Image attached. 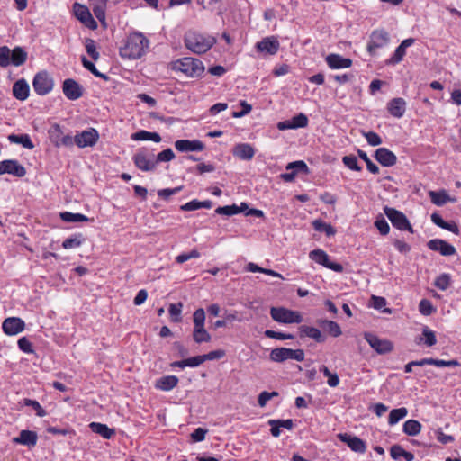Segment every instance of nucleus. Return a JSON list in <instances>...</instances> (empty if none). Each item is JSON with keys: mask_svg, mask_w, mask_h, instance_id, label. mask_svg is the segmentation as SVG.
<instances>
[{"mask_svg": "<svg viewBox=\"0 0 461 461\" xmlns=\"http://www.w3.org/2000/svg\"><path fill=\"white\" fill-rule=\"evenodd\" d=\"M149 47V39L142 32H133L122 41L119 54L123 59H138L147 53Z\"/></svg>", "mask_w": 461, "mask_h": 461, "instance_id": "obj_1", "label": "nucleus"}, {"mask_svg": "<svg viewBox=\"0 0 461 461\" xmlns=\"http://www.w3.org/2000/svg\"><path fill=\"white\" fill-rule=\"evenodd\" d=\"M185 46L195 54L207 52L215 43L216 38L195 31H188L184 38Z\"/></svg>", "mask_w": 461, "mask_h": 461, "instance_id": "obj_2", "label": "nucleus"}, {"mask_svg": "<svg viewBox=\"0 0 461 461\" xmlns=\"http://www.w3.org/2000/svg\"><path fill=\"white\" fill-rule=\"evenodd\" d=\"M172 70L181 72L188 77H199L204 72L203 63L195 58L185 57L171 63Z\"/></svg>", "mask_w": 461, "mask_h": 461, "instance_id": "obj_3", "label": "nucleus"}, {"mask_svg": "<svg viewBox=\"0 0 461 461\" xmlns=\"http://www.w3.org/2000/svg\"><path fill=\"white\" fill-rule=\"evenodd\" d=\"M27 60V52L21 47H15L10 50L6 46H2V68L9 65L19 67Z\"/></svg>", "mask_w": 461, "mask_h": 461, "instance_id": "obj_4", "label": "nucleus"}, {"mask_svg": "<svg viewBox=\"0 0 461 461\" xmlns=\"http://www.w3.org/2000/svg\"><path fill=\"white\" fill-rule=\"evenodd\" d=\"M270 360L276 363H282L286 360H296L302 362L305 357L303 349H292L287 348H276L271 350Z\"/></svg>", "mask_w": 461, "mask_h": 461, "instance_id": "obj_5", "label": "nucleus"}, {"mask_svg": "<svg viewBox=\"0 0 461 461\" xmlns=\"http://www.w3.org/2000/svg\"><path fill=\"white\" fill-rule=\"evenodd\" d=\"M270 315L275 321L284 324L301 323L303 321V317L299 312L285 307H271Z\"/></svg>", "mask_w": 461, "mask_h": 461, "instance_id": "obj_6", "label": "nucleus"}, {"mask_svg": "<svg viewBox=\"0 0 461 461\" xmlns=\"http://www.w3.org/2000/svg\"><path fill=\"white\" fill-rule=\"evenodd\" d=\"M132 161L137 168L143 172H149L156 169L155 155L147 149L141 148L132 157Z\"/></svg>", "mask_w": 461, "mask_h": 461, "instance_id": "obj_7", "label": "nucleus"}, {"mask_svg": "<svg viewBox=\"0 0 461 461\" xmlns=\"http://www.w3.org/2000/svg\"><path fill=\"white\" fill-rule=\"evenodd\" d=\"M384 212L394 228L413 233L412 226L403 212L388 206L384 208Z\"/></svg>", "mask_w": 461, "mask_h": 461, "instance_id": "obj_8", "label": "nucleus"}, {"mask_svg": "<svg viewBox=\"0 0 461 461\" xmlns=\"http://www.w3.org/2000/svg\"><path fill=\"white\" fill-rule=\"evenodd\" d=\"M389 41V33L384 29L375 30L370 34L366 50L370 55H375L376 50L385 47Z\"/></svg>", "mask_w": 461, "mask_h": 461, "instance_id": "obj_9", "label": "nucleus"}, {"mask_svg": "<svg viewBox=\"0 0 461 461\" xmlns=\"http://www.w3.org/2000/svg\"><path fill=\"white\" fill-rule=\"evenodd\" d=\"M32 86L36 94L39 95H46L53 89L54 81L50 74L43 70L38 72L34 76L32 80Z\"/></svg>", "mask_w": 461, "mask_h": 461, "instance_id": "obj_10", "label": "nucleus"}, {"mask_svg": "<svg viewBox=\"0 0 461 461\" xmlns=\"http://www.w3.org/2000/svg\"><path fill=\"white\" fill-rule=\"evenodd\" d=\"M364 338L377 354L384 355L393 350V344L388 339H380L369 332H366Z\"/></svg>", "mask_w": 461, "mask_h": 461, "instance_id": "obj_11", "label": "nucleus"}, {"mask_svg": "<svg viewBox=\"0 0 461 461\" xmlns=\"http://www.w3.org/2000/svg\"><path fill=\"white\" fill-rule=\"evenodd\" d=\"M73 145L78 148H86L95 146L99 140V133L95 128L83 131L73 137Z\"/></svg>", "mask_w": 461, "mask_h": 461, "instance_id": "obj_12", "label": "nucleus"}, {"mask_svg": "<svg viewBox=\"0 0 461 461\" xmlns=\"http://www.w3.org/2000/svg\"><path fill=\"white\" fill-rule=\"evenodd\" d=\"M309 258L312 261H314L329 269H331L337 273H341L344 269L343 266L341 264L330 261L328 254L321 249L312 250L309 253Z\"/></svg>", "mask_w": 461, "mask_h": 461, "instance_id": "obj_13", "label": "nucleus"}, {"mask_svg": "<svg viewBox=\"0 0 461 461\" xmlns=\"http://www.w3.org/2000/svg\"><path fill=\"white\" fill-rule=\"evenodd\" d=\"M50 140L56 148L60 147H72L73 137L67 134L64 135L61 127L59 124H54L49 131Z\"/></svg>", "mask_w": 461, "mask_h": 461, "instance_id": "obj_14", "label": "nucleus"}, {"mask_svg": "<svg viewBox=\"0 0 461 461\" xmlns=\"http://www.w3.org/2000/svg\"><path fill=\"white\" fill-rule=\"evenodd\" d=\"M76 17L88 29H97V23L93 18L87 6L76 3L73 6Z\"/></svg>", "mask_w": 461, "mask_h": 461, "instance_id": "obj_15", "label": "nucleus"}, {"mask_svg": "<svg viewBox=\"0 0 461 461\" xmlns=\"http://www.w3.org/2000/svg\"><path fill=\"white\" fill-rule=\"evenodd\" d=\"M255 47L258 52L267 55H275L279 50L280 43L276 37L267 36L260 41L257 42Z\"/></svg>", "mask_w": 461, "mask_h": 461, "instance_id": "obj_16", "label": "nucleus"}, {"mask_svg": "<svg viewBox=\"0 0 461 461\" xmlns=\"http://www.w3.org/2000/svg\"><path fill=\"white\" fill-rule=\"evenodd\" d=\"M3 331L9 336H14L25 330V322L19 317H9L2 322Z\"/></svg>", "mask_w": 461, "mask_h": 461, "instance_id": "obj_17", "label": "nucleus"}, {"mask_svg": "<svg viewBox=\"0 0 461 461\" xmlns=\"http://www.w3.org/2000/svg\"><path fill=\"white\" fill-rule=\"evenodd\" d=\"M338 438L348 445L354 452L364 454L366 451V445L364 440L358 437L348 435L347 433L338 434Z\"/></svg>", "mask_w": 461, "mask_h": 461, "instance_id": "obj_18", "label": "nucleus"}, {"mask_svg": "<svg viewBox=\"0 0 461 461\" xmlns=\"http://www.w3.org/2000/svg\"><path fill=\"white\" fill-rule=\"evenodd\" d=\"M62 91L69 100H77L83 95L82 86L74 79L68 78L63 81Z\"/></svg>", "mask_w": 461, "mask_h": 461, "instance_id": "obj_19", "label": "nucleus"}, {"mask_svg": "<svg viewBox=\"0 0 461 461\" xmlns=\"http://www.w3.org/2000/svg\"><path fill=\"white\" fill-rule=\"evenodd\" d=\"M427 246L430 250L438 251L442 256H453L456 253V249L453 245L441 239L430 240Z\"/></svg>", "mask_w": 461, "mask_h": 461, "instance_id": "obj_20", "label": "nucleus"}, {"mask_svg": "<svg viewBox=\"0 0 461 461\" xmlns=\"http://www.w3.org/2000/svg\"><path fill=\"white\" fill-rule=\"evenodd\" d=\"M9 174L16 177H23L26 175L25 167L15 159L2 160V175Z\"/></svg>", "mask_w": 461, "mask_h": 461, "instance_id": "obj_21", "label": "nucleus"}, {"mask_svg": "<svg viewBox=\"0 0 461 461\" xmlns=\"http://www.w3.org/2000/svg\"><path fill=\"white\" fill-rule=\"evenodd\" d=\"M175 148L179 152L202 151L204 144L199 140H178L175 142Z\"/></svg>", "mask_w": 461, "mask_h": 461, "instance_id": "obj_22", "label": "nucleus"}, {"mask_svg": "<svg viewBox=\"0 0 461 461\" xmlns=\"http://www.w3.org/2000/svg\"><path fill=\"white\" fill-rule=\"evenodd\" d=\"M406 101L402 97H395L387 103L386 109L394 118H402L406 111Z\"/></svg>", "mask_w": 461, "mask_h": 461, "instance_id": "obj_23", "label": "nucleus"}, {"mask_svg": "<svg viewBox=\"0 0 461 461\" xmlns=\"http://www.w3.org/2000/svg\"><path fill=\"white\" fill-rule=\"evenodd\" d=\"M375 158L383 167H393L397 162V157L387 148H379L375 152Z\"/></svg>", "mask_w": 461, "mask_h": 461, "instance_id": "obj_24", "label": "nucleus"}, {"mask_svg": "<svg viewBox=\"0 0 461 461\" xmlns=\"http://www.w3.org/2000/svg\"><path fill=\"white\" fill-rule=\"evenodd\" d=\"M13 441L15 444L32 448L37 445L38 435L35 431L23 429L19 433L18 437L13 438Z\"/></svg>", "mask_w": 461, "mask_h": 461, "instance_id": "obj_25", "label": "nucleus"}, {"mask_svg": "<svg viewBox=\"0 0 461 461\" xmlns=\"http://www.w3.org/2000/svg\"><path fill=\"white\" fill-rule=\"evenodd\" d=\"M325 60L329 68L331 69L348 68L352 66V59L344 58L339 54H329Z\"/></svg>", "mask_w": 461, "mask_h": 461, "instance_id": "obj_26", "label": "nucleus"}, {"mask_svg": "<svg viewBox=\"0 0 461 461\" xmlns=\"http://www.w3.org/2000/svg\"><path fill=\"white\" fill-rule=\"evenodd\" d=\"M414 43L413 38L403 40L394 50L393 55L386 61L389 65H396L400 63L406 55V49Z\"/></svg>", "mask_w": 461, "mask_h": 461, "instance_id": "obj_27", "label": "nucleus"}, {"mask_svg": "<svg viewBox=\"0 0 461 461\" xmlns=\"http://www.w3.org/2000/svg\"><path fill=\"white\" fill-rule=\"evenodd\" d=\"M179 379L176 375H165L156 380L155 388L163 392H168L177 386Z\"/></svg>", "mask_w": 461, "mask_h": 461, "instance_id": "obj_28", "label": "nucleus"}, {"mask_svg": "<svg viewBox=\"0 0 461 461\" xmlns=\"http://www.w3.org/2000/svg\"><path fill=\"white\" fill-rule=\"evenodd\" d=\"M108 0H91V6L95 16L99 20L101 25L107 27L105 21V9Z\"/></svg>", "mask_w": 461, "mask_h": 461, "instance_id": "obj_29", "label": "nucleus"}, {"mask_svg": "<svg viewBox=\"0 0 461 461\" xmlns=\"http://www.w3.org/2000/svg\"><path fill=\"white\" fill-rule=\"evenodd\" d=\"M299 332L301 337H308L318 343H323L326 340V336L314 327L302 325L299 327Z\"/></svg>", "mask_w": 461, "mask_h": 461, "instance_id": "obj_30", "label": "nucleus"}, {"mask_svg": "<svg viewBox=\"0 0 461 461\" xmlns=\"http://www.w3.org/2000/svg\"><path fill=\"white\" fill-rule=\"evenodd\" d=\"M13 95L20 100L24 101L28 98L30 93L29 84L25 79L17 80L13 86Z\"/></svg>", "mask_w": 461, "mask_h": 461, "instance_id": "obj_31", "label": "nucleus"}, {"mask_svg": "<svg viewBox=\"0 0 461 461\" xmlns=\"http://www.w3.org/2000/svg\"><path fill=\"white\" fill-rule=\"evenodd\" d=\"M233 155L242 160H250L255 155V150L250 144L240 143L234 147Z\"/></svg>", "mask_w": 461, "mask_h": 461, "instance_id": "obj_32", "label": "nucleus"}, {"mask_svg": "<svg viewBox=\"0 0 461 461\" xmlns=\"http://www.w3.org/2000/svg\"><path fill=\"white\" fill-rule=\"evenodd\" d=\"M89 428L94 433L100 435L105 439L112 438L115 434V430L113 429L109 428L106 424L99 422H91L89 424Z\"/></svg>", "mask_w": 461, "mask_h": 461, "instance_id": "obj_33", "label": "nucleus"}, {"mask_svg": "<svg viewBox=\"0 0 461 461\" xmlns=\"http://www.w3.org/2000/svg\"><path fill=\"white\" fill-rule=\"evenodd\" d=\"M317 324L334 338L340 336L342 333L339 325L334 321L318 320Z\"/></svg>", "mask_w": 461, "mask_h": 461, "instance_id": "obj_34", "label": "nucleus"}, {"mask_svg": "<svg viewBox=\"0 0 461 461\" xmlns=\"http://www.w3.org/2000/svg\"><path fill=\"white\" fill-rule=\"evenodd\" d=\"M131 139L132 140L140 141V140H151L156 143L161 141V136L158 132H150L145 130H140L136 131L131 135Z\"/></svg>", "mask_w": 461, "mask_h": 461, "instance_id": "obj_35", "label": "nucleus"}, {"mask_svg": "<svg viewBox=\"0 0 461 461\" xmlns=\"http://www.w3.org/2000/svg\"><path fill=\"white\" fill-rule=\"evenodd\" d=\"M85 241L86 238L82 233H75L63 240L62 248L65 249L79 248Z\"/></svg>", "mask_w": 461, "mask_h": 461, "instance_id": "obj_36", "label": "nucleus"}, {"mask_svg": "<svg viewBox=\"0 0 461 461\" xmlns=\"http://www.w3.org/2000/svg\"><path fill=\"white\" fill-rule=\"evenodd\" d=\"M247 208L248 205L242 203L240 206L236 204L220 206L215 210V212L220 215L232 216L243 212Z\"/></svg>", "mask_w": 461, "mask_h": 461, "instance_id": "obj_37", "label": "nucleus"}, {"mask_svg": "<svg viewBox=\"0 0 461 461\" xmlns=\"http://www.w3.org/2000/svg\"><path fill=\"white\" fill-rule=\"evenodd\" d=\"M7 138L10 140V142L20 144L23 148H26L28 149H32L34 148V145L28 134H10Z\"/></svg>", "mask_w": 461, "mask_h": 461, "instance_id": "obj_38", "label": "nucleus"}, {"mask_svg": "<svg viewBox=\"0 0 461 461\" xmlns=\"http://www.w3.org/2000/svg\"><path fill=\"white\" fill-rule=\"evenodd\" d=\"M402 430L408 436H417L421 430V424L416 420H408L403 423Z\"/></svg>", "mask_w": 461, "mask_h": 461, "instance_id": "obj_39", "label": "nucleus"}, {"mask_svg": "<svg viewBox=\"0 0 461 461\" xmlns=\"http://www.w3.org/2000/svg\"><path fill=\"white\" fill-rule=\"evenodd\" d=\"M193 339L194 342L201 344L203 342H210L212 337L210 333L205 330L204 326L194 327Z\"/></svg>", "mask_w": 461, "mask_h": 461, "instance_id": "obj_40", "label": "nucleus"}, {"mask_svg": "<svg viewBox=\"0 0 461 461\" xmlns=\"http://www.w3.org/2000/svg\"><path fill=\"white\" fill-rule=\"evenodd\" d=\"M312 226L315 230L324 232L329 237L334 236L336 234L335 228L330 224L324 222L321 220L313 221Z\"/></svg>", "mask_w": 461, "mask_h": 461, "instance_id": "obj_41", "label": "nucleus"}, {"mask_svg": "<svg viewBox=\"0 0 461 461\" xmlns=\"http://www.w3.org/2000/svg\"><path fill=\"white\" fill-rule=\"evenodd\" d=\"M408 414V411L405 407H401L398 409H393L390 411L388 417V423L390 425H395L401 420L404 419Z\"/></svg>", "mask_w": 461, "mask_h": 461, "instance_id": "obj_42", "label": "nucleus"}, {"mask_svg": "<svg viewBox=\"0 0 461 461\" xmlns=\"http://www.w3.org/2000/svg\"><path fill=\"white\" fill-rule=\"evenodd\" d=\"M425 365H432L438 367H455L459 365L456 360H443L431 357L424 358Z\"/></svg>", "mask_w": 461, "mask_h": 461, "instance_id": "obj_43", "label": "nucleus"}, {"mask_svg": "<svg viewBox=\"0 0 461 461\" xmlns=\"http://www.w3.org/2000/svg\"><path fill=\"white\" fill-rule=\"evenodd\" d=\"M60 218L66 222H78L88 221L89 218L81 213H73L70 212H64L60 213Z\"/></svg>", "mask_w": 461, "mask_h": 461, "instance_id": "obj_44", "label": "nucleus"}, {"mask_svg": "<svg viewBox=\"0 0 461 461\" xmlns=\"http://www.w3.org/2000/svg\"><path fill=\"white\" fill-rule=\"evenodd\" d=\"M320 372L328 378L327 384L330 387H337L339 384V378L336 373H331L326 366H320Z\"/></svg>", "mask_w": 461, "mask_h": 461, "instance_id": "obj_45", "label": "nucleus"}, {"mask_svg": "<svg viewBox=\"0 0 461 461\" xmlns=\"http://www.w3.org/2000/svg\"><path fill=\"white\" fill-rule=\"evenodd\" d=\"M450 276L449 274L444 273L436 277L434 285L441 291L447 290L450 285Z\"/></svg>", "mask_w": 461, "mask_h": 461, "instance_id": "obj_46", "label": "nucleus"}, {"mask_svg": "<svg viewBox=\"0 0 461 461\" xmlns=\"http://www.w3.org/2000/svg\"><path fill=\"white\" fill-rule=\"evenodd\" d=\"M82 64L85 68L89 70L96 77H100L104 80L109 79L108 76L98 71L97 68H95V64L93 62L89 61L86 57H82Z\"/></svg>", "mask_w": 461, "mask_h": 461, "instance_id": "obj_47", "label": "nucleus"}, {"mask_svg": "<svg viewBox=\"0 0 461 461\" xmlns=\"http://www.w3.org/2000/svg\"><path fill=\"white\" fill-rule=\"evenodd\" d=\"M343 164L350 170L360 172L362 167L358 165L357 158L354 155H348L342 158Z\"/></svg>", "mask_w": 461, "mask_h": 461, "instance_id": "obj_48", "label": "nucleus"}, {"mask_svg": "<svg viewBox=\"0 0 461 461\" xmlns=\"http://www.w3.org/2000/svg\"><path fill=\"white\" fill-rule=\"evenodd\" d=\"M85 47L87 54L95 60L96 61L100 55L99 52L96 50V43L95 41L90 38L86 39L85 41Z\"/></svg>", "mask_w": 461, "mask_h": 461, "instance_id": "obj_49", "label": "nucleus"}, {"mask_svg": "<svg viewBox=\"0 0 461 461\" xmlns=\"http://www.w3.org/2000/svg\"><path fill=\"white\" fill-rule=\"evenodd\" d=\"M24 406H30L34 411L38 417H44L47 415V411L41 407V405L36 400L25 398L23 401Z\"/></svg>", "mask_w": 461, "mask_h": 461, "instance_id": "obj_50", "label": "nucleus"}, {"mask_svg": "<svg viewBox=\"0 0 461 461\" xmlns=\"http://www.w3.org/2000/svg\"><path fill=\"white\" fill-rule=\"evenodd\" d=\"M357 155L363 161L366 162L368 171H370L372 174L379 173V167L374 162H372L366 152L362 149H357Z\"/></svg>", "mask_w": 461, "mask_h": 461, "instance_id": "obj_51", "label": "nucleus"}, {"mask_svg": "<svg viewBox=\"0 0 461 461\" xmlns=\"http://www.w3.org/2000/svg\"><path fill=\"white\" fill-rule=\"evenodd\" d=\"M183 308V303H171L168 307V312L171 316V319L174 322L181 321V312Z\"/></svg>", "mask_w": 461, "mask_h": 461, "instance_id": "obj_52", "label": "nucleus"}, {"mask_svg": "<svg viewBox=\"0 0 461 461\" xmlns=\"http://www.w3.org/2000/svg\"><path fill=\"white\" fill-rule=\"evenodd\" d=\"M419 311L422 315L429 316L436 312V309L429 300L422 299L419 303Z\"/></svg>", "mask_w": 461, "mask_h": 461, "instance_id": "obj_53", "label": "nucleus"}, {"mask_svg": "<svg viewBox=\"0 0 461 461\" xmlns=\"http://www.w3.org/2000/svg\"><path fill=\"white\" fill-rule=\"evenodd\" d=\"M422 336L424 337V344L427 347H432L437 343L435 332L427 326L422 329Z\"/></svg>", "mask_w": 461, "mask_h": 461, "instance_id": "obj_54", "label": "nucleus"}, {"mask_svg": "<svg viewBox=\"0 0 461 461\" xmlns=\"http://www.w3.org/2000/svg\"><path fill=\"white\" fill-rule=\"evenodd\" d=\"M175 153L171 149H166L155 156L156 165L158 162H169L175 158Z\"/></svg>", "mask_w": 461, "mask_h": 461, "instance_id": "obj_55", "label": "nucleus"}, {"mask_svg": "<svg viewBox=\"0 0 461 461\" xmlns=\"http://www.w3.org/2000/svg\"><path fill=\"white\" fill-rule=\"evenodd\" d=\"M17 345L19 349L26 354H32L34 353L33 346L32 342L26 338L22 337L18 339Z\"/></svg>", "mask_w": 461, "mask_h": 461, "instance_id": "obj_56", "label": "nucleus"}, {"mask_svg": "<svg viewBox=\"0 0 461 461\" xmlns=\"http://www.w3.org/2000/svg\"><path fill=\"white\" fill-rule=\"evenodd\" d=\"M294 129L304 128L308 125L309 120L304 113H299L291 119Z\"/></svg>", "mask_w": 461, "mask_h": 461, "instance_id": "obj_57", "label": "nucleus"}, {"mask_svg": "<svg viewBox=\"0 0 461 461\" xmlns=\"http://www.w3.org/2000/svg\"><path fill=\"white\" fill-rule=\"evenodd\" d=\"M267 338L275 339L278 340L293 339L294 335L289 333L277 332L272 330H266L264 332Z\"/></svg>", "mask_w": 461, "mask_h": 461, "instance_id": "obj_58", "label": "nucleus"}, {"mask_svg": "<svg viewBox=\"0 0 461 461\" xmlns=\"http://www.w3.org/2000/svg\"><path fill=\"white\" fill-rule=\"evenodd\" d=\"M374 224L382 235H387L389 233L390 226L382 215L376 218Z\"/></svg>", "mask_w": 461, "mask_h": 461, "instance_id": "obj_59", "label": "nucleus"}, {"mask_svg": "<svg viewBox=\"0 0 461 461\" xmlns=\"http://www.w3.org/2000/svg\"><path fill=\"white\" fill-rule=\"evenodd\" d=\"M362 134L371 146H378L382 143V138L375 131H363Z\"/></svg>", "mask_w": 461, "mask_h": 461, "instance_id": "obj_60", "label": "nucleus"}, {"mask_svg": "<svg viewBox=\"0 0 461 461\" xmlns=\"http://www.w3.org/2000/svg\"><path fill=\"white\" fill-rule=\"evenodd\" d=\"M278 395L277 392H267L263 391L258 397V403L260 407H265L269 400Z\"/></svg>", "mask_w": 461, "mask_h": 461, "instance_id": "obj_61", "label": "nucleus"}, {"mask_svg": "<svg viewBox=\"0 0 461 461\" xmlns=\"http://www.w3.org/2000/svg\"><path fill=\"white\" fill-rule=\"evenodd\" d=\"M193 321L194 327H202L204 326L205 321V312L203 308H199L195 310L193 314Z\"/></svg>", "mask_w": 461, "mask_h": 461, "instance_id": "obj_62", "label": "nucleus"}, {"mask_svg": "<svg viewBox=\"0 0 461 461\" xmlns=\"http://www.w3.org/2000/svg\"><path fill=\"white\" fill-rule=\"evenodd\" d=\"M430 198L434 204L436 205H443L447 203V194L445 192H430Z\"/></svg>", "mask_w": 461, "mask_h": 461, "instance_id": "obj_63", "label": "nucleus"}, {"mask_svg": "<svg viewBox=\"0 0 461 461\" xmlns=\"http://www.w3.org/2000/svg\"><path fill=\"white\" fill-rule=\"evenodd\" d=\"M47 432L50 433V434H52V435H61V436H67V435H75V431L67 427V428H64V429H60V428H58V427H48L47 428Z\"/></svg>", "mask_w": 461, "mask_h": 461, "instance_id": "obj_64", "label": "nucleus"}]
</instances>
